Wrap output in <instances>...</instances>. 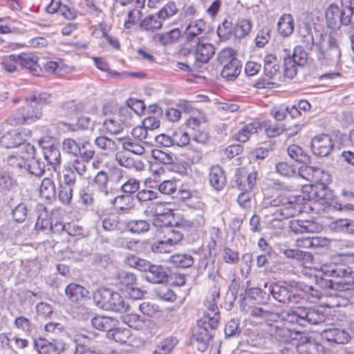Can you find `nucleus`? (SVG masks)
<instances>
[{"mask_svg": "<svg viewBox=\"0 0 354 354\" xmlns=\"http://www.w3.org/2000/svg\"><path fill=\"white\" fill-rule=\"evenodd\" d=\"M354 263V253H339L332 257L329 262L323 264L320 270L328 277L336 281H326V286L332 289L340 290L344 281L349 274V264Z\"/></svg>", "mask_w": 354, "mask_h": 354, "instance_id": "1", "label": "nucleus"}, {"mask_svg": "<svg viewBox=\"0 0 354 354\" xmlns=\"http://www.w3.org/2000/svg\"><path fill=\"white\" fill-rule=\"evenodd\" d=\"M316 46L317 57L322 65L341 67L342 51L335 37L331 35H321L319 41Z\"/></svg>", "mask_w": 354, "mask_h": 354, "instance_id": "2", "label": "nucleus"}, {"mask_svg": "<svg viewBox=\"0 0 354 354\" xmlns=\"http://www.w3.org/2000/svg\"><path fill=\"white\" fill-rule=\"evenodd\" d=\"M267 208L273 220L281 221L296 216L300 212V207L296 203L295 197L288 192L281 193L275 198L266 202Z\"/></svg>", "mask_w": 354, "mask_h": 354, "instance_id": "3", "label": "nucleus"}, {"mask_svg": "<svg viewBox=\"0 0 354 354\" xmlns=\"http://www.w3.org/2000/svg\"><path fill=\"white\" fill-rule=\"evenodd\" d=\"M95 304L105 310L124 313L128 310L129 304L117 292L109 288H100L93 293Z\"/></svg>", "mask_w": 354, "mask_h": 354, "instance_id": "4", "label": "nucleus"}, {"mask_svg": "<svg viewBox=\"0 0 354 354\" xmlns=\"http://www.w3.org/2000/svg\"><path fill=\"white\" fill-rule=\"evenodd\" d=\"M219 322V316L214 313V317H210V314L203 315L197 322V325L194 328L193 336L198 343V350L205 352L212 337L209 328L215 330L217 328Z\"/></svg>", "mask_w": 354, "mask_h": 354, "instance_id": "5", "label": "nucleus"}, {"mask_svg": "<svg viewBox=\"0 0 354 354\" xmlns=\"http://www.w3.org/2000/svg\"><path fill=\"white\" fill-rule=\"evenodd\" d=\"M26 103V106L19 107L7 118L8 124L11 126L30 124L41 118L43 112L39 107H36L30 102Z\"/></svg>", "mask_w": 354, "mask_h": 354, "instance_id": "6", "label": "nucleus"}, {"mask_svg": "<svg viewBox=\"0 0 354 354\" xmlns=\"http://www.w3.org/2000/svg\"><path fill=\"white\" fill-rule=\"evenodd\" d=\"M352 16L351 10H341L335 5L330 6L326 10L327 24L332 29L339 28L341 25H349Z\"/></svg>", "mask_w": 354, "mask_h": 354, "instance_id": "7", "label": "nucleus"}, {"mask_svg": "<svg viewBox=\"0 0 354 354\" xmlns=\"http://www.w3.org/2000/svg\"><path fill=\"white\" fill-rule=\"evenodd\" d=\"M264 288L274 299L280 303L290 304L295 297L292 287L286 282L266 283Z\"/></svg>", "mask_w": 354, "mask_h": 354, "instance_id": "8", "label": "nucleus"}, {"mask_svg": "<svg viewBox=\"0 0 354 354\" xmlns=\"http://www.w3.org/2000/svg\"><path fill=\"white\" fill-rule=\"evenodd\" d=\"M330 181V175L319 168H314L313 172L312 182L315 185L311 186L310 193L314 195L313 198L317 200L324 199L326 196L327 183Z\"/></svg>", "mask_w": 354, "mask_h": 354, "instance_id": "9", "label": "nucleus"}, {"mask_svg": "<svg viewBox=\"0 0 354 354\" xmlns=\"http://www.w3.org/2000/svg\"><path fill=\"white\" fill-rule=\"evenodd\" d=\"M49 138H42L39 141V145L42 149L48 165L50 166L55 171L61 164V153L57 145L49 143Z\"/></svg>", "mask_w": 354, "mask_h": 354, "instance_id": "10", "label": "nucleus"}, {"mask_svg": "<svg viewBox=\"0 0 354 354\" xmlns=\"http://www.w3.org/2000/svg\"><path fill=\"white\" fill-rule=\"evenodd\" d=\"M334 140L328 134L315 136L311 140L312 152L319 157H326L333 150Z\"/></svg>", "mask_w": 354, "mask_h": 354, "instance_id": "11", "label": "nucleus"}, {"mask_svg": "<svg viewBox=\"0 0 354 354\" xmlns=\"http://www.w3.org/2000/svg\"><path fill=\"white\" fill-rule=\"evenodd\" d=\"M257 174L255 171L248 173L243 168H238L235 173V185L241 191L250 192L256 184Z\"/></svg>", "mask_w": 354, "mask_h": 354, "instance_id": "12", "label": "nucleus"}, {"mask_svg": "<svg viewBox=\"0 0 354 354\" xmlns=\"http://www.w3.org/2000/svg\"><path fill=\"white\" fill-rule=\"evenodd\" d=\"M186 43L192 46L193 44L204 40L206 34V24L203 20L191 22L186 28Z\"/></svg>", "mask_w": 354, "mask_h": 354, "instance_id": "13", "label": "nucleus"}, {"mask_svg": "<svg viewBox=\"0 0 354 354\" xmlns=\"http://www.w3.org/2000/svg\"><path fill=\"white\" fill-rule=\"evenodd\" d=\"M321 336L326 341L337 344H347L351 338L348 331L339 328H329L325 329L322 332Z\"/></svg>", "mask_w": 354, "mask_h": 354, "instance_id": "14", "label": "nucleus"}, {"mask_svg": "<svg viewBox=\"0 0 354 354\" xmlns=\"http://www.w3.org/2000/svg\"><path fill=\"white\" fill-rule=\"evenodd\" d=\"M190 46L194 48L196 60L202 63H207L215 53L214 46L212 44L204 42V40Z\"/></svg>", "mask_w": 354, "mask_h": 354, "instance_id": "15", "label": "nucleus"}, {"mask_svg": "<svg viewBox=\"0 0 354 354\" xmlns=\"http://www.w3.org/2000/svg\"><path fill=\"white\" fill-rule=\"evenodd\" d=\"M268 333L271 337L279 342H289L296 338L297 333L279 324H271L268 326Z\"/></svg>", "mask_w": 354, "mask_h": 354, "instance_id": "16", "label": "nucleus"}, {"mask_svg": "<svg viewBox=\"0 0 354 354\" xmlns=\"http://www.w3.org/2000/svg\"><path fill=\"white\" fill-rule=\"evenodd\" d=\"M115 160L121 166L128 169L134 168L137 171H142L145 168V164L140 160H134L129 151L122 150L115 154Z\"/></svg>", "mask_w": 354, "mask_h": 354, "instance_id": "17", "label": "nucleus"}, {"mask_svg": "<svg viewBox=\"0 0 354 354\" xmlns=\"http://www.w3.org/2000/svg\"><path fill=\"white\" fill-rule=\"evenodd\" d=\"M262 131L261 124L258 121H253L242 127L237 132L233 135V139L245 142L249 140L251 136L257 134Z\"/></svg>", "mask_w": 354, "mask_h": 354, "instance_id": "18", "label": "nucleus"}, {"mask_svg": "<svg viewBox=\"0 0 354 354\" xmlns=\"http://www.w3.org/2000/svg\"><path fill=\"white\" fill-rule=\"evenodd\" d=\"M296 354H324L322 345L307 340L306 337H301L296 346Z\"/></svg>", "mask_w": 354, "mask_h": 354, "instance_id": "19", "label": "nucleus"}, {"mask_svg": "<svg viewBox=\"0 0 354 354\" xmlns=\"http://www.w3.org/2000/svg\"><path fill=\"white\" fill-rule=\"evenodd\" d=\"M19 64L26 69L33 75H40L41 67L38 63L39 58L32 53H22L19 55Z\"/></svg>", "mask_w": 354, "mask_h": 354, "instance_id": "20", "label": "nucleus"}, {"mask_svg": "<svg viewBox=\"0 0 354 354\" xmlns=\"http://www.w3.org/2000/svg\"><path fill=\"white\" fill-rule=\"evenodd\" d=\"M167 268L160 265L151 264L145 279L152 283H163L168 281Z\"/></svg>", "mask_w": 354, "mask_h": 354, "instance_id": "21", "label": "nucleus"}, {"mask_svg": "<svg viewBox=\"0 0 354 354\" xmlns=\"http://www.w3.org/2000/svg\"><path fill=\"white\" fill-rule=\"evenodd\" d=\"M0 143L5 148H15L21 146L24 143V138L18 130L12 129L1 137Z\"/></svg>", "mask_w": 354, "mask_h": 354, "instance_id": "22", "label": "nucleus"}, {"mask_svg": "<svg viewBox=\"0 0 354 354\" xmlns=\"http://www.w3.org/2000/svg\"><path fill=\"white\" fill-rule=\"evenodd\" d=\"M299 314L304 317V326L306 324H317L325 321V315L322 311L315 308L301 307Z\"/></svg>", "mask_w": 354, "mask_h": 354, "instance_id": "23", "label": "nucleus"}, {"mask_svg": "<svg viewBox=\"0 0 354 354\" xmlns=\"http://www.w3.org/2000/svg\"><path fill=\"white\" fill-rule=\"evenodd\" d=\"M25 101L33 104L36 107H39L42 111L45 105L51 103L53 96L46 92L32 91L26 97Z\"/></svg>", "mask_w": 354, "mask_h": 354, "instance_id": "24", "label": "nucleus"}, {"mask_svg": "<svg viewBox=\"0 0 354 354\" xmlns=\"http://www.w3.org/2000/svg\"><path fill=\"white\" fill-rule=\"evenodd\" d=\"M209 180L210 185L216 190H221L225 186L226 177L225 172L223 169L218 165L212 167L210 169Z\"/></svg>", "mask_w": 354, "mask_h": 354, "instance_id": "25", "label": "nucleus"}, {"mask_svg": "<svg viewBox=\"0 0 354 354\" xmlns=\"http://www.w3.org/2000/svg\"><path fill=\"white\" fill-rule=\"evenodd\" d=\"M3 161L6 164L8 169L12 173H22L26 167V158L20 155H10Z\"/></svg>", "mask_w": 354, "mask_h": 354, "instance_id": "26", "label": "nucleus"}, {"mask_svg": "<svg viewBox=\"0 0 354 354\" xmlns=\"http://www.w3.org/2000/svg\"><path fill=\"white\" fill-rule=\"evenodd\" d=\"M34 347L39 354H58L61 350L56 342H50L43 338L35 340Z\"/></svg>", "mask_w": 354, "mask_h": 354, "instance_id": "27", "label": "nucleus"}, {"mask_svg": "<svg viewBox=\"0 0 354 354\" xmlns=\"http://www.w3.org/2000/svg\"><path fill=\"white\" fill-rule=\"evenodd\" d=\"M241 67V62L238 59H232L223 67L221 75L228 81L234 80L240 74Z\"/></svg>", "mask_w": 354, "mask_h": 354, "instance_id": "28", "label": "nucleus"}, {"mask_svg": "<svg viewBox=\"0 0 354 354\" xmlns=\"http://www.w3.org/2000/svg\"><path fill=\"white\" fill-rule=\"evenodd\" d=\"M163 21L157 13L147 16L140 21V27L147 32H154L160 30L162 26Z\"/></svg>", "mask_w": 354, "mask_h": 354, "instance_id": "29", "label": "nucleus"}, {"mask_svg": "<svg viewBox=\"0 0 354 354\" xmlns=\"http://www.w3.org/2000/svg\"><path fill=\"white\" fill-rule=\"evenodd\" d=\"M281 253L286 258L301 261L305 264L311 263L313 260V255L312 253L298 249L282 250Z\"/></svg>", "mask_w": 354, "mask_h": 354, "instance_id": "30", "label": "nucleus"}, {"mask_svg": "<svg viewBox=\"0 0 354 354\" xmlns=\"http://www.w3.org/2000/svg\"><path fill=\"white\" fill-rule=\"evenodd\" d=\"M66 295L73 302H77L87 296L88 290L77 283H70L65 290Z\"/></svg>", "mask_w": 354, "mask_h": 354, "instance_id": "31", "label": "nucleus"}, {"mask_svg": "<svg viewBox=\"0 0 354 354\" xmlns=\"http://www.w3.org/2000/svg\"><path fill=\"white\" fill-rule=\"evenodd\" d=\"M109 176L104 171H100L97 173L93 178V184L96 186L99 190L105 196H112V193L114 191L113 189H109Z\"/></svg>", "mask_w": 354, "mask_h": 354, "instance_id": "32", "label": "nucleus"}, {"mask_svg": "<svg viewBox=\"0 0 354 354\" xmlns=\"http://www.w3.org/2000/svg\"><path fill=\"white\" fill-rule=\"evenodd\" d=\"M294 30V20L289 14L283 15L278 21V31L283 37L290 36Z\"/></svg>", "mask_w": 354, "mask_h": 354, "instance_id": "33", "label": "nucleus"}, {"mask_svg": "<svg viewBox=\"0 0 354 354\" xmlns=\"http://www.w3.org/2000/svg\"><path fill=\"white\" fill-rule=\"evenodd\" d=\"M111 203L115 209L127 211L133 207V198L131 195L122 194L111 198Z\"/></svg>", "mask_w": 354, "mask_h": 354, "instance_id": "34", "label": "nucleus"}, {"mask_svg": "<svg viewBox=\"0 0 354 354\" xmlns=\"http://www.w3.org/2000/svg\"><path fill=\"white\" fill-rule=\"evenodd\" d=\"M299 34L301 37V42L304 47L308 50H312L315 46V42L310 25L307 23L304 24L299 28Z\"/></svg>", "mask_w": 354, "mask_h": 354, "instance_id": "35", "label": "nucleus"}, {"mask_svg": "<svg viewBox=\"0 0 354 354\" xmlns=\"http://www.w3.org/2000/svg\"><path fill=\"white\" fill-rule=\"evenodd\" d=\"M131 135L145 145H151L155 138L153 132L147 129L144 126L134 127L131 131Z\"/></svg>", "mask_w": 354, "mask_h": 354, "instance_id": "36", "label": "nucleus"}, {"mask_svg": "<svg viewBox=\"0 0 354 354\" xmlns=\"http://www.w3.org/2000/svg\"><path fill=\"white\" fill-rule=\"evenodd\" d=\"M288 153L291 158L301 164H308L310 162L309 155L297 145H291L288 147Z\"/></svg>", "mask_w": 354, "mask_h": 354, "instance_id": "37", "label": "nucleus"}, {"mask_svg": "<svg viewBox=\"0 0 354 354\" xmlns=\"http://www.w3.org/2000/svg\"><path fill=\"white\" fill-rule=\"evenodd\" d=\"M37 219L35 228L36 230H43L49 227L50 222L48 219V213L45 205L38 204L36 207Z\"/></svg>", "mask_w": 354, "mask_h": 354, "instance_id": "38", "label": "nucleus"}, {"mask_svg": "<svg viewBox=\"0 0 354 354\" xmlns=\"http://www.w3.org/2000/svg\"><path fill=\"white\" fill-rule=\"evenodd\" d=\"M169 262L174 264L176 267L187 268L194 264V259L189 254H175L169 257Z\"/></svg>", "mask_w": 354, "mask_h": 354, "instance_id": "39", "label": "nucleus"}, {"mask_svg": "<svg viewBox=\"0 0 354 354\" xmlns=\"http://www.w3.org/2000/svg\"><path fill=\"white\" fill-rule=\"evenodd\" d=\"M24 170L28 171L32 175L41 177L45 172V165L35 158H26V167Z\"/></svg>", "mask_w": 354, "mask_h": 354, "instance_id": "40", "label": "nucleus"}, {"mask_svg": "<svg viewBox=\"0 0 354 354\" xmlns=\"http://www.w3.org/2000/svg\"><path fill=\"white\" fill-rule=\"evenodd\" d=\"M124 126V124L117 115H113L111 118H106L103 122V127L112 134L120 133Z\"/></svg>", "mask_w": 354, "mask_h": 354, "instance_id": "41", "label": "nucleus"}, {"mask_svg": "<svg viewBox=\"0 0 354 354\" xmlns=\"http://www.w3.org/2000/svg\"><path fill=\"white\" fill-rule=\"evenodd\" d=\"M289 227L296 234L313 232L314 224L308 221L294 220L290 222Z\"/></svg>", "mask_w": 354, "mask_h": 354, "instance_id": "42", "label": "nucleus"}, {"mask_svg": "<svg viewBox=\"0 0 354 354\" xmlns=\"http://www.w3.org/2000/svg\"><path fill=\"white\" fill-rule=\"evenodd\" d=\"M91 324L94 328L107 333L115 325V320L109 317L97 316L92 319Z\"/></svg>", "mask_w": 354, "mask_h": 354, "instance_id": "43", "label": "nucleus"}, {"mask_svg": "<svg viewBox=\"0 0 354 354\" xmlns=\"http://www.w3.org/2000/svg\"><path fill=\"white\" fill-rule=\"evenodd\" d=\"M332 227L338 232L354 235V221L351 219H337L331 223Z\"/></svg>", "mask_w": 354, "mask_h": 354, "instance_id": "44", "label": "nucleus"}, {"mask_svg": "<svg viewBox=\"0 0 354 354\" xmlns=\"http://www.w3.org/2000/svg\"><path fill=\"white\" fill-rule=\"evenodd\" d=\"M106 337L121 344L127 343L130 337V330L127 329L111 328L110 331L106 333Z\"/></svg>", "mask_w": 354, "mask_h": 354, "instance_id": "45", "label": "nucleus"}, {"mask_svg": "<svg viewBox=\"0 0 354 354\" xmlns=\"http://www.w3.org/2000/svg\"><path fill=\"white\" fill-rule=\"evenodd\" d=\"M84 109V104L82 102H77L73 100L64 102L61 106L62 112L67 115H73L82 112Z\"/></svg>", "mask_w": 354, "mask_h": 354, "instance_id": "46", "label": "nucleus"}, {"mask_svg": "<svg viewBox=\"0 0 354 354\" xmlns=\"http://www.w3.org/2000/svg\"><path fill=\"white\" fill-rule=\"evenodd\" d=\"M39 194L41 197L50 199L55 196V185L50 178H45L42 180Z\"/></svg>", "mask_w": 354, "mask_h": 354, "instance_id": "47", "label": "nucleus"}, {"mask_svg": "<svg viewBox=\"0 0 354 354\" xmlns=\"http://www.w3.org/2000/svg\"><path fill=\"white\" fill-rule=\"evenodd\" d=\"M126 227L131 233L140 234L148 232L150 225L145 220H131L127 223Z\"/></svg>", "mask_w": 354, "mask_h": 354, "instance_id": "48", "label": "nucleus"}, {"mask_svg": "<svg viewBox=\"0 0 354 354\" xmlns=\"http://www.w3.org/2000/svg\"><path fill=\"white\" fill-rule=\"evenodd\" d=\"M94 142L99 149L104 150L106 154L114 152L116 149L115 142L106 136L97 137Z\"/></svg>", "mask_w": 354, "mask_h": 354, "instance_id": "49", "label": "nucleus"}, {"mask_svg": "<svg viewBox=\"0 0 354 354\" xmlns=\"http://www.w3.org/2000/svg\"><path fill=\"white\" fill-rule=\"evenodd\" d=\"M163 238L174 247L183 240V234L180 230L169 227L164 230Z\"/></svg>", "mask_w": 354, "mask_h": 354, "instance_id": "50", "label": "nucleus"}, {"mask_svg": "<svg viewBox=\"0 0 354 354\" xmlns=\"http://www.w3.org/2000/svg\"><path fill=\"white\" fill-rule=\"evenodd\" d=\"M180 30L178 28H174L170 31L160 35L158 36V41L161 44L167 46L176 42L180 37Z\"/></svg>", "mask_w": 354, "mask_h": 354, "instance_id": "51", "label": "nucleus"}, {"mask_svg": "<svg viewBox=\"0 0 354 354\" xmlns=\"http://www.w3.org/2000/svg\"><path fill=\"white\" fill-rule=\"evenodd\" d=\"M81 145L72 138H66L62 142V149L66 153L78 157L80 154Z\"/></svg>", "mask_w": 354, "mask_h": 354, "instance_id": "52", "label": "nucleus"}, {"mask_svg": "<svg viewBox=\"0 0 354 354\" xmlns=\"http://www.w3.org/2000/svg\"><path fill=\"white\" fill-rule=\"evenodd\" d=\"M115 276L118 282L124 286L125 288L134 285L136 281V277L134 274L122 270H118Z\"/></svg>", "mask_w": 354, "mask_h": 354, "instance_id": "53", "label": "nucleus"}, {"mask_svg": "<svg viewBox=\"0 0 354 354\" xmlns=\"http://www.w3.org/2000/svg\"><path fill=\"white\" fill-rule=\"evenodd\" d=\"M17 64H19V56L11 55L3 57L1 62V67L6 72L10 73L17 70Z\"/></svg>", "mask_w": 354, "mask_h": 354, "instance_id": "54", "label": "nucleus"}, {"mask_svg": "<svg viewBox=\"0 0 354 354\" xmlns=\"http://www.w3.org/2000/svg\"><path fill=\"white\" fill-rule=\"evenodd\" d=\"M252 28V24L249 20L243 19L237 22L234 28V34L236 38L241 39L248 35Z\"/></svg>", "mask_w": 354, "mask_h": 354, "instance_id": "55", "label": "nucleus"}, {"mask_svg": "<svg viewBox=\"0 0 354 354\" xmlns=\"http://www.w3.org/2000/svg\"><path fill=\"white\" fill-rule=\"evenodd\" d=\"M123 322L129 327L136 330L142 328L145 326L144 317L136 314H128L123 317Z\"/></svg>", "mask_w": 354, "mask_h": 354, "instance_id": "56", "label": "nucleus"}, {"mask_svg": "<svg viewBox=\"0 0 354 354\" xmlns=\"http://www.w3.org/2000/svg\"><path fill=\"white\" fill-rule=\"evenodd\" d=\"M140 189V181L134 178H128L121 186L120 190L127 195L138 193Z\"/></svg>", "mask_w": 354, "mask_h": 354, "instance_id": "57", "label": "nucleus"}, {"mask_svg": "<svg viewBox=\"0 0 354 354\" xmlns=\"http://www.w3.org/2000/svg\"><path fill=\"white\" fill-rule=\"evenodd\" d=\"M178 12L176 4L174 1H169L165 5L157 14L160 16L162 21L173 17Z\"/></svg>", "mask_w": 354, "mask_h": 354, "instance_id": "58", "label": "nucleus"}, {"mask_svg": "<svg viewBox=\"0 0 354 354\" xmlns=\"http://www.w3.org/2000/svg\"><path fill=\"white\" fill-rule=\"evenodd\" d=\"M297 64L288 54L283 58L284 74L288 78H293L297 73Z\"/></svg>", "mask_w": 354, "mask_h": 354, "instance_id": "59", "label": "nucleus"}, {"mask_svg": "<svg viewBox=\"0 0 354 354\" xmlns=\"http://www.w3.org/2000/svg\"><path fill=\"white\" fill-rule=\"evenodd\" d=\"M118 117L124 125H131V121L135 118H137L135 113L131 111L126 103L120 108Z\"/></svg>", "mask_w": 354, "mask_h": 354, "instance_id": "60", "label": "nucleus"}, {"mask_svg": "<svg viewBox=\"0 0 354 354\" xmlns=\"http://www.w3.org/2000/svg\"><path fill=\"white\" fill-rule=\"evenodd\" d=\"M177 343L176 338L169 337L160 342L155 353L158 354H168Z\"/></svg>", "mask_w": 354, "mask_h": 354, "instance_id": "61", "label": "nucleus"}, {"mask_svg": "<svg viewBox=\"0 0 354 354\" xmlns=\"http://www.w3.org/2000/svg\"><path fill=\"white\" fill-rule=\"evenodd\" d=\"M168 209L165 207L162 203H152L149 204L144 211V214L149 217L155 218L163 212H165Z\"/></svg>", "mask_w": 354, "mask_h": 354, "instance_id": "62", "label": "nucleus"}, {"mask_svg": "<svg viewBox=\"0 0 354 354\" xmlns=\"http://www.w3.org/2000/svg\"><path fill=\"white\" fill-rule=\"evenodd\" d=\"M250 315L254 317L263 319H270L274 315L272 310L266 305L261 307H252L250 310Z\"/></svg>", "mask_w": 354, "mask_h": 354, "instance_id": "63", "label": "nucleus"}, {"mask_svg": "<svg viewBox=\"0 0 354 354\" xmlns=\"http://www.w3.org/2000/svg\"><path fill=\"white\" fill-rule=\"evenodd\" d=\"M73 189L68 185H61L59 187L58 198L64 205H69L72 201Z\"/></svg>", "mask_w": 354, "mask_h": 354, "instance_id": "64", "label": "nucleus"}]
</instances>
